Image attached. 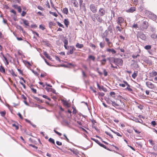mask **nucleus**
<instances>
[{"label":"nucleus","mask_w":157,"mask_h":157,"mask_svg":"<svg viewBox=\"0 0 157 157\" xmlns=\"http://www.w3.org/2000/svg\"><path fill=\"white\" fill-rule=\"evenodd\" d=\"M111 104L113 106H119V105L117 104L116 103H115V102H113L112 101H111Z\"/></svg>","instance_id":"obj_33"},{"label":"nucleus","mask_w":157,"mask_h":157,"mask_svg":"<svg viewBox=\"0 0 157 157\" xmlns=\"http://www.w3.org/2000/svg\"><path fill=\"white\" fill-rule=\"evenodd\" d=\"M10 73L13 76H17V75L13 71V70H12L10 72Z\"/></svg>","instance_id":"obj_42"},{"label":"nucleus","mask_w":157,"mask_h":157,"mask_svg":"<svg viewBox=\"0 0 157 157\" xmlns=\"http://www.w3.org/2000/svg\"><path fill=\"white\" fill-rule=\"evenodd\" d=\"M97 86L98 88H99V89L100 90H102L105 92H106L107 91V89L105 88H104L103 86H99L98 82H97Z\"/></svg>","instance_id":"obj_12"},{"label":"nucleus","mask_w":157,"mask_h":157,"mask_svg":"<svg viewBox=\"0 0 157 157\" xmlns=\"http://www.w3.org/2000/svg\"><path fill=\"white\" fill-rule=\"evenodd\" d=\"M149 17L153 20H155L157 19V16L153 13H151L150 14Z\"/></svg>","instance_id":"obj_14"},{"label":"nucleus","mask_w":157,"mask_h":157,"mask_svg":"<svg viewBox=\"0 0 157 157\" xmlns=\"http://www.w3.org/2000/svg\"><path fill=\"white\" fill-rule=\"evenodd\" d=\"M106 60L105 59H104L101 61V64L102 65H104L105 62H106Z\"/></svg>","instance_id":"obj_48"},{"label":"nucleus","mask_w":157,"mask_h":157,"mask_svg":"<svg viewBox=\"0 0 157 157\" xmlns=\"http://www.w3.org/2000/svg\"><path fill=\"white\" fill-rule=\"evenodd\" d=\"M88 58L89 59H92L93 61H94L95 59V57L92 55H90L89 56Z\"/></svg>","instance_id":"obj_38"},{"label":"nucleus","mask_w":157,"mask_h":157,"mask_svg":"<svg viewBox=\"0 0 157 157\" xmlns=\"http://www.w3.org/2000/svg\"><path fill=\"white\" fill-rule=\"evenodd\" d=\"M76 47L78 48H81L83 47V44L77 43L76 45Z\"/></svg>","instance_id":"obj_19"},{"label":"nucleus","mask_w":157,"mask_h":157,"mask_svg":"<svg viewBox=\"0 0 157 157\" xmlns=\"http://www.w3.org/2000/svg\"><path fill=\"white\" fill-rule=\"evenodd\" d=\"M17 9V10L19 13L21 12V9L20 6H19Z\"/></svg>","instance_id":"obj_63"},{"label":"nucleus","mask_w":157,"mask_h":157,"mask_svg":"<svg viewBox=\"0 0 157 157\" xmlns=\"http://www.w3.org/2000/svg\"><path fill=\"white\" fill-rule=\"evenodd\" d=\"M62 101L63 105L66 107L69 108L70 106V105L68 103L67 101L62 99Z\"/></svg>","instance_id":"obj_11"},{"label":"nucleus","mask_w":157,"mask_h":157,"mask_svg":"<svg viewBox=\"0 0 157 157\" xmlns=\"http://www.w3.org/2000/svg\"><path fill=\"white\" fill-rule=\"evenodd\" d=\"M69 150L72 152L74 154H76V151L74 149H69Z\"/></svg>","instance_id":"obj_57"},{"label":"nucleus","mask_w":157,"mask_h":157,"mask_svg":"<svg viewBox=\"0 0 157 157\" xmlns=\"http://www.w3.org/2000/svg\"><path fill=\"white\" fill-rule=\"evenodd\" d=\"M57 23L58 24V25L60 27H63V28H64L63 25L61 23H59V22H57Z\"/></svg>","instance_id":"obj_54"},{"label":"nucleus","mask_w":157,"mask_h":157,"mask_svg":"<svg viewBox=\"0 0 157 157\" xmlns=\"http://www.w3.org/2000/svg\"><path fill=\"white\" fill-rule=\"evenodd\" d=\"M91 139L95 141L98 144V143H99L100 142L97 140H96L95 139H94V138H92Z\"/></svg>","instance_id":"obj_53"},{"label":"nucleus","mask_w":157,"mask_h":157,"mask_svg":"<svg viewBox=\"0 0 157 157\" xmlns=\"http://www.w3.org/2000/svg\"><path fill=\"white\" fill-rule=\"evenodd\" d=\"M40 29H41L42 30H43L45 29L44 27L42 25H40L39 26Z\"/></svg>","instance_id":"obj_64"},{"label":"nucleus","mask_w":157,"mask_h":157,"mask_svg":"<svg viewBox=\"0 0 157 157\" xmlns=\"http://www.w3.org/2000/svg\"><path fill=\"white\" fill-rule=\"evenodd\" d=\"M110 63H114V61L113 59H115V58L113 57H110L108 58Z\"/></svg>","instance_id":"obj_30"},{"label":"nucleus","mask_w":157,"mask_h":157,"mask_svg":"<svg viewBox=\"0 0 157 157\" xmlns=\"http://www.w3.org/2000/svg\"><path fill=\"white\" fill-rule=\"evenodd\" d=\"M67 50H69V51L67 53L68 55H71L73 54L74 51L75 50L74 47L73 46H71L67 47Z\"/></svg>","instance_id":"obj_6"},{"label":"nucleus","mask_w":157,"mask_h":157,"mask_svg":"<svg viewBox=\"0 0 157 157\" xmlns=\"http://www.w3.org/2000/svg\"><path fill=\"white\" fill-rule=\"evenodd\" d=\"M105 45V43L104 41L101 42L100 43V48H104Z\"/></svg>","instance_id":"obj_22"},{"label":"nucleus","mask_w":157,"mask_h":157,"mask_svg":"<svg viewBox=\"0 0 157 157\" xmlns=\"http://www.w3.org/2000/svg\"><path fill=\"white\" fill-rule=\"evenodd\" d=\"M151 37L153 39H155L157 37V34L154 33L151 35Z\"/></svg>","instance_id":"obj_25"},{"label":"nucleus","mask_w":157,"mask_h":157,"mask_svg":"<svg viewBox=\"0 0 157 157\" xmlns=\"http://www.w3.org/2000/svg\"><path fill=\"white\" fill-rule=\"evenodd\" d=\"M114 61V63L117 65L122 66L123 63V60L121 59L115 58V59H113Z\"/></svg>","instance_id":"obj_1"},{"label":"nucleus","mask_w":157,"mask_h":157,"mask_svg":"<svg viewBox=\"0 0 157 157\" xmlns=\"http://www.w3.org/2000/svg\"><path fill=\"white\" fill-rule=\"evenodd\" d=\"M63 136H64V137H65V140H66L68 142H69V139L67 138V136H66V135L65 134H64L63 135Z\"/></svg>","instance_id":"obj_61"},{"label":"nucleus","mask_w":157,"mask_h":157,"mask_svg":"<svg viewBox=\"0 0 157 157\" xmlns=\"http://www.w3.org/2000/svg\"><path fill=\"white\" fill-rule=\"evenodd\" d=\"M63 12L64 13L66 14H67L68 13V10L67 8H63Z\"/></svg>","instance_id":"obj_28"},{"label":"nucleus","mask_w":157,"mask_h":157,"mask_svg":"<svg viewBox=\"0 0 157 157\" xmlns=\"http://www.w3.org/2000/svg\"><path fill=\"white\" fill-rule=\"evenodd\" d=\"M90 10L93 13H95L97 12V6L94 4H91L90 6Z\"/></svg>","instance_id":"obj_4"},{"label":"nucleus","mask_w":157,"mask_h":157,"mask_svg":"<svg viewBox=\"0 0 157 157\" xmlns=\"http://www.w3.org/2000/svg\"><path fill=\"white\" fill-rule=\"evenodd\" d=\"M48 141L52 143V144H54V145H56L55 144V140L53 139L52 138H50L49 139Z\"/></svg>","instance_id":"obj_27"},{"label":"nucleus","mask_w":157,"mask_h":157,"mask_svg":"<svg viewBox=\"0 0 157 157\" xmlns=\"http://www.w3.org/2000/svg\"><path fill=\"white\" fill-rule=\"evenodd\" d=\"M56 134H58L59 136H61L62 135V134L59 132H58L57 131L54 130Z\"/></svg>","instance_id":"obj_50"},{"label":"nucleus","mask_w":157,"mask_h":157,"mask_svg":"<svg viewBox=\"0 0 157 157\" xmlns=\"http://www.w3.org/2000/svg\"><path fill=\"white\" fill-rule=\"evenodd\" d=\"M63 42L64 43V47L66 49H68L67 47V45L68 44V41L67 39H65L63 41Z\"/></svg>","instance_id":"obj_16"},{"label":"nucleus","mask_w":157,"mask_h":157,"mask_svg":"<svg viewBox=\"0 0 157 157\" xmlns=\"http://www.w3.org/2000/svg\"><path fill=\"white\" fill-rule=\"evenodd\" d=\"M148 26V23L146 21H144L142 25L140 26V29L144 30V29H147Z\"/></svg>","instance_id":"obj_3"},{"label":"nucleus","mask_w":157,"mask_h":157,"mask_svg":"<svg viewBox=\"0 0 157 157\" xmlns=\"http://www.w3.org/2000/svg\"><path fill=\"white\" fill-rule=\"evenodd\" d=\"M0 113L2 116L4 117L6 114V112L5 111H2Z\"/></svg>","instance_id":"obj_46"},{"label":"nucleus","mask_w":157,"mask_h":157,"mask_svg":"<svg viewBox=\"0 0 157 157\" xmlns=\"http://www.w3.org/2000/svg\"><path fill=\"white\" fill-rule=\"evenodd\" d=\"M37 8L40 10L43 11L44 10V9L43 8L41 7L40 6H38Z\"/></svg>","instance_id":"obj_52"},{"label":"nucleus","mask_w":157,"mask_h":157,"mask_svg":"<svg viewBox=\"0 0 157 157\" xmlns=\"http://www.w3.org/2000/svg\"><path fill=\"white\" fill-rule=\"evenodd\" d=\"M55 25V23L52 22H50L49 23V26H54Z\"/></svg>","instance_id":"obj_58"},{"label":"nucleus","mask_w":157,"mask_h":157,"mask_svg":"<svg viewBox=\"0 0 157 157\" xmlns=\"http://www.w3.org/2000/svg\"><path fill=\"white\" fill-rule=\"evenodd\" d=\"M64 23L67 27H68L69 24V22L67 19H65L64 21Z\"/></svg>","instance_id":"obj_20"},{"label":"nucleus","mask_w":157,"mask_h":157,"mask_svg":"<svg viewBox=\"0 0 157 157\" xmlns=\"http://www.w3.org/2000/svg\"><path fill=\"white\" fill-rule=\"evenodd\" d=\"M56 143L57 145L59 146H61L62 145V143L58 141H56Z\"/></svg>","instance_id":"obj_55"},{"label":"nucleus","mask_w":157,"mask_h":157,"mask_svg":"<svg viewBox=\"0 0 157 157\" xmlns=\"http://www.w3.org/2000/svg\"><path fill=\"white\" fill-rule=\"evenodd\" d=\"M90 47L92 48L94 50L95 49V48H96V46L95 45H94V44H93L92 43H90Z\"/></svg>","instance_id":"obj_35"},{"label":"nucleus","mask_w":157,"mask_h":157,"mask_svg":"<svg viewBox=\"0 0 157 157\" xmlns=\"http://www.w3.org/2000/svg\"><path fill=\"white\" fill-rule=\"evenodd\" d=\"M110 95L113 97H114L115 95V93L113 92H111L110 93Z\"/></svg>","instance_id":"obj_43"},{"label":"nucleus","mask_w":157,"mask_h":157,"mask_svg":"<svg viewBox=\"0 0 157 157\" xmlns=\"http://www.w3.org/2000/svg\"><path fill=\"white\" fill-rule=\"evenodd\" d=\"M98 144L101 147H103L104 148H105V149H107L106 148V147L105 145H104L103 144H102L101 143H98Z\"/></svg>","instance_id":"obj_40"},{"label":"nucleus","mask_w":157,"mask_h":157,"mask_svg":"<svg viewBox=\"0 0 157 157\" xmlns=\"http://www.w3.org/2000/svg\"><path fill=\"white\" fill-rule=\"evenodd\" d=\"M124 21V19L121 17H119L118 18L117 20V23L118 25H120V26H121V23H123Z\"/></svg>","instance_id":"obj_8"},{"label":"nucleus","mask_w":157,"mask_h":157,"mask_svg":"<svg viewBox=\"0 0 157 157\" xmlns=\"http://www.w3.org/2000/svg\"><path fill=\"white\" fill-rule=\"evenodd\" d=\"M151 48V46L150 45H147L144 47V48L146 50L150 49Z\"/></svg>","instance_id":"obj_34"},{"label":"nucleus","mask_w":157,"mask_h":157,"mask_svg":"<svg viewBox=\"0 0 157 157\" xmlns=\"http://www.w3.org/2000/svg\"><path fill=\"white\" fill-rule=\"evenodd\" d=\"M137 36H138L140 38L144 40H145L146 39V36L145 35L142 33H139Z\"/></svg>","instance_id":"obj_9"},{"label":"nucleus","mask_w":157,"mask_h":157,"mask_svg":"<svg viewBox=\"0 0 157 157\" xmlns=\"http://www.w3.org/2000/svg\"><path fill=\"white\" fill-rule=\"evenodd\" d=\"M133 129L135 132L137 134H140L141 132L140 131L138 130L137 129L135 128H133Z\"/></svg>","instance_id":"obj_47"},{"label":"nucleus","mask_w":157,"mask_h":157,"mask_svg":"<svg viewBox=\"0 0 157 157\" xmlns=\"http://www.w3.org/2000/svg\"><path fill=\"white\" fill-rule=\"evenodd\" d=\"M116 30L117 31H119L120 32H121L122 30L123 29V28L122 27H120L119 26H117L116 27Z\"/></svg>","instance_id":"obj_29"},{"label":"nucleus","mask_w":157,"mask_h":157,"mask_svg":"<svg viewBox=\"0 0 157 157\" xmlns=\"http://www.w3.org/2000/svg\"><path fill=\"white\" fill-rule=\"evenodd\" d=\"M44 55L45 56V57L47 58L48 59L51 60L52 59V58L51 57L49 56L48 54L46 52H44Z\"/></svg>","instance_id":"obj_24"},{"label":"nucleus","mask_w":157,"mask_h":157,"mask_svg":"<svg viewBox=\"0 0 157 157\" xmlns=\"http://www.w3.org/2000/svg\"><path fill=\"white\" fill-rule=\"evenodd\" d=\"M148 141H149L150 143L152 146L155 144V142L153 141L152 140H149Z\"/></svg>","instance_id":"obj_41"},{"label":"nucleus","mask_w":157,"mask_h":157,"mask_svg":"<svg viewBox=\"0 0 157 157\" xmlns=\"http://www.w3.org/2000/svg\"><path fill=\"white\" fill-rule=\"evenodd\" d=\"M49 13L54 16L56 17H57L58 15L57 13H55L52 12L51 11H49Z\"/></svg>","instance_id":"obj_37"},{"label":"nucleus","mask_w":157,"mask_h":157,"mask_svg":"<svg viewBox=\"0 0 157 157\" xmlns=\"http://www.w3.org/2000/svg\"><path fill=\"white\" fill-rule=\"evenodd\" d=\"M23 23L26 26H29V23L28 21L26 20H23Z\"/></svg>","instance_id":"obj_31"},{"label":"nucleus","mask_w":157,"mask_h":157,"mask_svg":"<svg viewBox=\"0 0 157 157\" xmlns=\"http://www.w3.org/2000/svg\"><path fill=\"white\" fill-rule=\"evenodd\" d=\"M106 10L104 8H100L98 11V15L103 16L106 13Z\"/></svg>","instance_id":"obj_5"},{"label":"nucleus","mask_w":157,"mask_h":157,"mask_svg":"<svg viewBox=\"0 0 157 157\" xmlns=\"http://www.w3.org/2000/svg\"><path fill=\"white\" fill-rule=\"evenodd\" d=\"M2 56H3V57L4 58L5 60L6 61L7 64H8L9 62H8V60L3 55Z\"/></svg>","instance_id":"obj_45"},{"label":"nucleus","mask_w":157,"mask_h":157,"mask_svg":"<svg viewBox=\"0 0 157 157\" xmlns=\"http://www.w3.org/2000/svg\"><path fill=\"white\" fill-rule=\"evenodd\" d=\"M119 85L122 87H124L125 86H126V84L124 83V84H120Z\"/></svg>","instance_id":"obj_60"},{"label":"nucleus","mask_w":157,"mask_h":157,"mask_svg":"<svg viewBox=\"0 0 157 157\" xmlns=\"http://www.w3.org/2000/svg\"><path fill=\"white\" fill-rule=\"evenodd\" d=\"M151 124L152 125H153L154 126L156 125V123L155 121H151Z\"/></svg>","instance_id":"obj_59"},{"label":"nucleus","mask_w":157,"mask_h":157,"mask_svg":"<svg viewBox=\"0 0 157 157\" xmlns=\"http://www.w3.org/2000/svg\"><path fill=\"white\" fill-rule=\"evenodd\" d=\"M105 41L106 42H107V44H108V46L109 47H110V44H112V43L109 41V39L108 38H105Z\"/></svg>","instance_id":"obj_23"},{"label":"nucleus","mask_w":157,"mask_h":157,"mask_svg":"<svg viewBox=\"0 0 157 157\" xmlns=\"http://www.w3.org/2000/svg\"><path fill=\"white\" fill-rule=\"evenodd\" d=\"M138 72L137 71H134L133 74L132 75V77L133 78H135L137 76Z\"/></svg>","instance_id":"obj_21"},{"label":"nucleus","mask_w":157,"mask_h":157,"mask_svg":"<svg viewBox=\"0 0 157 157\" xmlns=\"http://www.w3.org/2000/svg\"><path fill=\"white\" fill-rule=\"evenodd\" d=\"M157 75V72L156 71H152L151 74V76L152 77L155 76Z\"/></svg>","instance_id":"obj_26"},{"label":"nucleus","mask_w":157,"mask_h":157,"mask_svg":"<svg viewBox=\"0 0 157 157\" xmlns=\"http://www.w3.org/2000/svg\"><path fill=\"white\" fill-rule=\"evenodd\" d=\"M103 72L104 75L105 76H106L108 75L107 72L106 71L105 69H103Z\"/></svg>","instance_id":"obj_44"},{"label":"nucleus","mask_w":157,"mask_h":157,"mask_svg":"<svg viewBox=\"0 0 157 157\" xmlns=\"http://www.w3.org/2000/svg\"><path fill=\"white\" fill-rule=\"evenodd\" d=\"M135 10L136 8L135 7H132L129 9L127 10L126 11L128 13H132Z\"/></svg>","instance_id":"obj_15"},{"label":"nucleus","mask_w":157,"mask_h":157,"mask_svg":"<svg viewBox=\"0 0 157 157\" xmlns=\"http://www.w3.org/2000/svg\"><path fill=\"white\" fill-rule=\"evenodd\" d=\"M111 131L115 134H116L117 135L119 136H121L120 134V133L118 132H115L113 130H111Z\"/></svg>","instance_id":"obj_39"},{"label":"nucleus","mask_w":157,"mask_h":157,"mask_svg":"<svg viewBox=\"0 0 157 157\" xmlns=\"http://www.w3.org/2000/svg\"><path fill=\"white\" fill-rule=\"evenodd\" d=\"M123 82L124 83L126 84V86H127L126 88H125V90H128L129 92H132V90L130 87V86L125 81H124Z\"/></svg>","instance_id":"obj_10"},{"label":"nucleus","mask_w":157,"mask_h":157,"mask_svg":"<svg viewBox=\"0 0 157 157\" xmlns=\"http://www.w3.org/2000/svg\"><path fill=\"white\" fill-rule=\"evenodd\" d=\"M98 94L100 96L103 97L104 95L105 94L101 92L99 93H98Z\"/></svg>","instance_id":"obj_62"},{"label":"nucleus","mask_w":157,"mask_h":157,"mask_svg":"<svg viewBox=\"0 0 157 157\" xmlns=\"http://www.w3.org/2000/svg\"><path fill=\"white\" fill-rule=\"evenodd\" d=\"M34 98L37 101H39L41 102H42V101L40 100V99L38 98H37V97H34Z\"/></svg>","instance_id":"obj_49"},{"label":"nucleus","mask_w":157,"mask_h":157,"mask_svg":"<svg viewBox=\"0 0 157 157\" xmlns=\"http://www.w3.org/2000/svg\"><path fill=\"white\" fill-rule=\"evenodd\" d=\"M46 90L48 91H51L52 90V88L46 87L45 88Z\"/></svg>","instance_id":"obj_56"},{"label":"nucleus","mask_w":157,"mask_h":157,"mask_svg":"<svg viewBox=\"0 0 157 157\" xmlns=\"http://www.w3.org/2000/svg\"><path fill=\"white\" fill-rule=\"evenodd\" d=\"M133 120L136 122H139L140 123H142L143 121L141 119H140V120L137 118H134Z\"/></svg>","instance_id":"obj_18"},{"label":"nucleus","mask_w":157,"mask_h":157,"mask_svg":"<svg viewBox=\"0 0 157 157\" xmlns=\"http://www.w3.org/2000/svg\"><path fill=\"white\" fill-rule=\"evenodd\" d=\"M146 86L151 90H154L156 88V86L152 83L150 82H147L146 83Z\"/></svg>","instance_id":"obj_2"},{"label":"nucleus","mask_w":157,"mask_h":157,"mask_svg":"<svg viewBox=\"0 0 157 157\" xmlns=\"http://www.w3.org/2000/svg\"><path fill=\"white\" fill-rule=\"evenodd\" d=\"M140 56V55H139V54H138V55H136H136H132V57L133 59H136V58H137V57H138V56Z\"/></svg>","instance_id":"obj_51"},{"label":"nucleus","mask_w":157,"mask_h":157,"mask_svg":"<svg viewBox=\"0 0 157 157\" xmlns=\"http://www.w3.org/2000/svg\"><path fill=\"white\" fill-rule=\"evenodd\" d=\"M107 51L109 52H112L113 54H115L116 53V51L113 49L108 48L106 50Z\"/></svg>","instance_id":"obj_17"},{"label":"nucleus","mask_w":157,"mask_h":157,"mask_svg":"<svg viewBox=\"0 0 157 157\" xmlns=\"http://www.w3.org/2000/svg\"><path fill=\"white\" fill-rule=\"evenodd\" d=\"M71 2L72 3L74 6L76 7H77L78 6V4L77 1L76 0H71Z\"/></svg>","instance_id":"obj_13"},{"label":"nucleus","mask_w":157,"mask_h":157,"mask_svg":"<svg viewBox=\"0 0 157 157\" xmlns=\"http://www.w3.org/2000/svg\"><path fill=\"white\" fill-rule=\"evenodd\" d=\"M91 18L94 21H96V17H95L94 16V14L91 17Z\"/></svg>","instance_id":"obj_36"},{"label":"nucleus","mask_w":157,"mask_h":157,"mask_svg":"<svg viewBox=\"0 0 157 157\" xmlns=\"http://www.w3.org/2000/svg\"><path fill=\"white\" fill-rule=\"evenodd\" d=\"M0 71L2 72H5V69L4 68V67L2 66H1L0 67Z\"/></svg>","instance_id":"obj_32"},{"label":"nucleus","mask_w":157,"mask_h":157,"mask_svg":"<svg viewBox=\"0 0 157 157\" xmlns=\"http://www.w3.org/2000/svg\"><path fill=\"white\" fill-rule=\"evenodd\" d=\"M94 16L95 17H96V20L100 23L102 22L103 20L101 17L102 16H101L98 15L97 13H94Z\"/></svg>","instance_id":"obj_7"}]
</instances>
